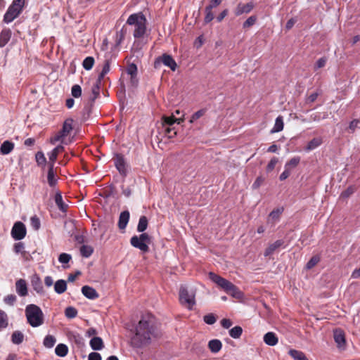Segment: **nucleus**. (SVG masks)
<instances>
[{
  "label": "nucleus",
  "instance_id": "f257e3e1",
  "mask_svg": "<svg viewBox=\"0 0 360 360\" xmlns=\"http://www.w3.org/2000/svg\"><path fill=\"white\" fill-rule=\"evenodd\" d=\"M160 324L150 313L142 314L135 326V334L131 338L134 347L140 348L162 337Z\"/></svg>",
  "mask_w": 360,
  "mask_h": 360
},
{
  "label": "nucleus",
  "instance_id": "f03ea898",
  "mask_svg": "<svg viewBox=\"0 0 360 360\" xmlns=\"http://www.w3.org/2000/svg\"><path fill=\"white\" fill-rule=\"evenodd\" d=\"M127 24L134 26L133 36L135 39L144 37L147 30V19L141 12L131 14L127 18Z\"/></svg>",
  "mask_w": 360,
  "mask_h": 360
},
{
  "label": "nucleus",
  "instance_id": "7ed1b4c3",
  "mask_svg": "<svg viewBox=\"0 0 360 360\" xmlns=\"http://www.w3.org/2000/svg\"><path fill=\"white\" fill-rule=\"evenodd\" d=\"M209 278L231 296L234 297H238L240 296V291L238 288L219 275L213 272H210Z\"/></svg>",
  "mask_w": 360,
  "mask_h": 360
},
{
  "label": "nucleus",
  "instance_id": "20e7f679",
  "mask_svg": "<svg viewBox=\"0 0 360 360\" xmlns=\"http://www.w3.org/2000/svg\"><path fill=\"white\" fill-rule=\"evenodd\" d=\"M27 323L32 327H38L44 323V314L39 307L31 304L25 308Z\"/></svg>",
  "mask_w": 360,
  "mask_h": 360
},
{
  "label": "nucleus",
  "instance_id": "39448f33",
  "mask_svg": "<svg viewBox=\"0 0 360 360\" xmlns=\"http://www.w3.org/2000/svg\"><path fill=\"white\" fill-rule=\"evenodd\" d=\"M25 4V0H13L4 15V22L10 23L22 13Z\"/></svg>",
  "mask_w": 360,
  "mask_h": 360
},
{
  "label": "nucleus",
  "instance_id": "423d86ee",
  "mask_svg": "<svg viewBox=\"0 0 360 360\" xmlns=\"http://www.w3.org/2000/svg\"><path fill=\"white\" fill-rule=\"evenodd\" d=\"M150 243V237L146 233H143L140 236H133L130 239L131 245L139 249L143 252L149 251L148 244Z\"/></svg>",
  "mask_w": 360,
  "mask_h": 360
},
{
  "label": "nucleus",
  "instance_id": "0eeeda50",
  "mask_svg": "<svg viewBox=\"0 0 360 360\" xmlns=\"http://www.w3.org/2000/svg\"><path fill=\"white\" fill-rule=\"evenodd\" d=\"M179 301L181 304L191 309L195 304V295L189 293L187 288L181 285L179 289Z\"/></svg>",
  "mask_w": 360,
  "mask_h": 360
},
{
  "label": "nucleus",
  "instance_id": "6e6552de",
  "mask_svg": "<svg viewBox=\"0 0 360 360\" xmlns=\"http://www.w3.org/2000/svg\"><path fill=\"white\" fill-rule=\"evenodd\" d=\"M162 63L169 68L172 71H175L177 68V65L174 59L172 56L167 53H164L155 59L154 62V68L155 69L160 68Z\"/></svg>",
  "mask_w": 360,
  "mask_h": 360
},
{
  "label": "nucleus",
  "instance_id": "1a4fd4ad",
  "mask_svg": "<svg viewBox=\"0 0 360 360\" xmlns=\"http://www.w3.org/2000/svg\"><path fill=\"white\" fill-rule=\"evenodd\" d=\"M333 338L340 351H345L347 348V342L345 332L340 328L333 330Z\"/></svg>",
  "mask_w": 360,
  "mask_h": 360
},
{
  "label": "nucleus",
  "instance_id": "9d476101",
  "mask_svg": "<svg viewBox=\"0 0 360 360\" xmlns=\"http://www.w3.org/2000/svg\"><path fill=\"white\" fill-rule=\"evenodd\" d=\"M26 233V228L23 223L17 221L14 224L11 230V236L15 240H22L25 237Z\"/></svg>",
  "mask_w": 360,
  "mask_h": 360
},
{
  "label": "nucleus",
  "instance_id": "9b49d317",
  "mask_svg": "<svg viewBox=\"0 0 360 360\" xmlns=\"http://www.w3.org/2000/svg\"><path fill=\"white\" fill-rule=\"evenodd\" d=\"M254 7L253 2H248L247 4L239 3L234 10V13L236 16L241 15L243 13H249Z\"/></svg>",
  "mask_w": 360,
  "mask_h": 360
},
{
  "label": "nucleus",
  "instance_id": "f8f14e48",
  "mask_svg": "<svg viewBox=\"0 0 360 360\" xmlns=\"http://www.w3.org/2000/svg\"><path fill=\"white\" fill-rule=\"evenodd\" d=\"M126 72L127 73V75H130L131 84L134 86H137L138 79L136 78V76H137L136 65L134 63L129 64L126 68Z\"/></svg>",
  "mask_w": 360,
  "mask_h": 360
},
{
  "label": "nucleus",
  "instance_id": "ddd939ff",
  "mask_svg": "<svg viewBox=\"0 0 360 360\" xmlns=\"http://www.w3.org/2000/svg\"><path fill=\"white\" fill-rule=\"evenodd\" d=\"M31 285L34 290H35L38 294L44 295L45 293L41 280L38 275L35 274L32 276L31 279Z\"/></svg>",
  "mask_w": 360,
  "mask_h": 360
},
{
  "label": "nucleus",
  "instance_id": "4468645a",
  "mask_svg": "<svg viewBox=\"0 0 360 360\" xmlns=\"http://www.w3.org/2000/svg\"><path fill=\"white\" fill-rule=\"evenodd\" d=\"M283 207H278L273 210L268 216L267 221L268 223H271L274 224L277 221H279L281 215L283 212Z\"/></svg>",
  "mask_w": 360,
  "mask_h": 360
},
{
  "label": "nucleus",
  "instance_id": "2eb2a0df",
  "mask_svg": "<svg viewBox=\"0 0 360 360\" xmlns=\"http://www.w3.org/2000/svg\"><path fill=\"white\" fill-rule=\"evenodd\" d=\"M12 32L9 28H4L0 33V48L4 47L10 41Z\"/></svg>",
  "mask_w": 360,
  "mask_h": 360
},
{
  "label": "nucleus",
  "instance_id": "dca6fc26",
  "mask_svg": "<svg viewBox=\"0 0 360 360\" xmlns=\"http://www.w3.org/2000/svg\"><path fill=\"white\" fill-rule=\"evenodd\" d=\"M82 294L90 300H95L99 297L98 293L96 290L89 285H84L82 288Z\"/></svg>",
  "mask_w": 360,
  "mask_h": 360
},
{
  "label": "nucleus",
  "instance_id": "f3484780",
  "mask_svg": "<svg viewBox=\"0 0 360 360\" xmlns=\"http://www.w3.org/2000/svg\"><path fill=\"white\" fill-rule=\"evenodd\" d=\"M284 244L283 240H277L274 243L270 244L264 251V256L268 257L271 255L278 248L283 246Z\"/></svg>",
  "mask_w": 360,
  "mask_h": 360
},
{
  "label": "nucleus",
  "instance_id": "a211bd4d",
  "mask_svg": "<svg viewBox=\"0 0 360 360\" xmlns=\"http://www.w3.org/2000/svg\"><path fill=\"white\" fill-rule=\"evenodd\" d=\"M15 288L17 293L21 296L25 297L27 295V287L26 281L23 279H19L15 283Z\"/></svg>",
  "mask_w": 360,
  "mask_h": 360
},
{
  "label": "nucleus",
  "instance_id": "6ab92c4d",
  "mask_svg": "<svg viewBox=\"0 0 360 360\" xmlns=\"http://www.w3.org/2000/svg\"><path fill=\"white\" fill-rule=\"evenodd\" d=\"M264 342L269 346H275L278 342V338L275 333L268 332L263 338Z\"/></svg>",
  "mask_w": 360,
  "mask_h": 360
},
{
  "label": "nucleus",
  "instance_id": "aec40b11",
  "mask_svg": "<svg viewBox=\"0 0 360 360\" xmlns=\"http://www.w3.org/2000/svg\"><path fill=\"white\" fill-rule=\"evenodd\" d=\"M101 80L97 79L95 83L93 84L91 87V96H90L89 100L94 103L96 99H97L100 96V89L101 85Z\"/></svg>",
  "mask_w": 360,
  "mask_h": 360
},
{
  "label": "nucleus",
  "instance_id": "412c9836",
  "mask_svg": "<svg viewBox=\"0 0 360 360\" xmlns=\"http://www.w3.org/2000/svg\"><path fill=\"white\" fill-rule=\"evenodd\" d=\"M129 220V212L127 210L123 211L121 212L119 221H118V227L121 230L125 229L128 222Z\"/></svg>",
  "mask_w": 360,
  "mask_h": 360
},
{
  "label": "nucleus",
  "instance_id": "4be33fe9",
  "mask_svg": "<svg viewBox=\"0 0 360 360\" xmlns=\"http://www.w3.org/2000/svg\"><path fill=\"white\" fill-rule=\"evenodd\" d=\"M89 345L93 350H101L104 348V342L101 338L94 337L89 342Z\"/></svg>",
  "mask_w": 360,
  "mask_h": 360
},
{
  "label": "nucleus",
  "instance_id": "5701e85b",
  "mask_svg": "<svg viewBox=\"0 0 360 360\" xmlns=\"http://www.w3.org/2000/svg\"><path fill=\"white\" fill-rule=\"evenodd\" d=\"M53 167H54V165L53 163H49V167L48 174H47V181H48L49 185L51 187H54L56 185L57 181H58V179L55 176Z\"/></svg>",
  "mask_w": 360,
  "mask_h": 360
},
{
  "label": "nucleus",
  "instance_id": "b1692460",
  "mask_svg": "<svg viewBox=\"0 0 360 360\" xmlns=\"http://www.w3.org/2000/svg\"><path fill=\"white\" fill-rule=\"evenodd\" d=\"M115 165L119 172L121 174L125 175L126 174V165L124 158L122 155H117L116 157L115 161Z\"/></svg>",
  "mask_w": 360,
  "mask_h": 360
},
{
  "label": "nucleus",
  "instance_id": "393cba45",
  "mask_svg": "<svg viewBox=\"0 0 360 360\" xmlns=\"http://www.w3.org/2000/svg\"><path fill=\"white\" fill-rule=\"evenodd\" d=\"M55 202L62 212L65 213L68 211V205L63 202L62 195L60 192L56 193Z\"/></svg>",
  "mask_w": 360,
  "mask_h": 360
},
{
  "label": "nucleus",
  "instance_id": "a878e982",
  "mask_svg": "<svg viewBox=\"0 0 360 360\" xmlns=\"http://www.w3.org/2000/svg\"><path fill=\"white\" fill-rule=\"evenodd\" d=\"M208 347L212 353H217L221 349L222 343L219 340L214 339L208 342Z\"/></svg>",
  "mask_w": 360,
  "mask_h": 360
},
{
  "label": "nucleus",
  "instance_id": "bb28decb",
  "mask_svg": "<svg viewBox=\"0 0 360 360\" xmlns=\"http://www.w3.org/2000/svg\"><path fill=\"white\" fill-rule=\"evenodd\" d=\"M14 148V143L10 141H5L0 147V153L2 155L9 154Z\"/></svg>",
  "mask_w": 360,
  "mask_h": 360
},
{
  "label": "nucleus",
  "instance_id": "cd10ccee",
  "mask_svg": "<svg viewBox=\"0 0 360 360\" xmlns=\"http://www.w3.org/2000/svg\"><path fill=\"white\" fill-rule=\"evenodd\" d=\"M288 354L294 360H309L305 354L302 351L291 349L289 350Z\"/></svg>",
  "mask_w": 360,
  "mask_h": 360
},
{
  "label": "nucleus",
  "instance_id": "c85d7f7f",
  "mask_svg": "<svg viewBox=\"0 0 360 360\" xmlns=\"http://www.w3.org/2000/svg\"><path fill=\"white\" fill-rule=\"evenodd\" d=\"M67 290V283L65 280H58L54 284V290L58 294H62Z\"/></svg>",
  "mask_w": 360,
  "mask_h": 360
},
{
  "label": "nucleus",
  "instance_id": "c756f323",
  "mask_svg": "<svg viewBox=\"0 0 360 360\" xmlns=\"http://www.w3.org/2000/svg\"><path fill=\"white\" fill-rule=\"evenodd\" d=\"M284 123L283 118L281 115L276 117L274 127L271 130V134L281 131L283 129Z\"/></svg>",
  "mask_w": 360,
  "mask_h": 360
},
{
  "label": "nucleus",
  "instance_id": "7c9ffc66",
  "mask_svg": "<svg viewBox=\"0 0 360 360\" xmlns=\"http://www.w3.org/2000/svg\"><path fill=\"white\" fill-rule=\"evenodd\" d=\"M323 143L322 139L321 137L314 138L311 139L308 144L307 145L305 150L307 151L312 150L319 146H321Z\"/></svg>",
  "mask_w": 360,
  "mask_h": 360
},
{
  "label": "nucleus",
  "instance_id": "2f4dec72",
  "mask_svg": "<svg viewBox=\"0 0 360 360\" xmlns=\"http://www.w3.org/2000/svg\"><path fill=\"white\" fill-rule=\"evenodd\" d=\"M72 119L67 120L65 121L62 130L60 131V134H62V136H66L72 129Z\"/></svg>",
  "mask_w": 360,
  "mask_h": 360
},
{
  "label": "nucleus",
  "instance_id": "473e14b6",
  "mask_svg": "<svg viewBox=\"0 0 360 360\" xmlns=\"http://www.w3.org/2000/svg\"><path fill=\"white\" fill-rule=\"evenodd\" d=\"M55 353L57 356L63 357L68 354V347L65 344H58L55 349Z\"/></svg>",
  "mask_w": 360,
  "mask_h": 360
},
{
  "label": "nucleus",
  "instance_id": "72a5a7b5",
  "mask_svg": "<svg viewBox=\"0 0 360 360\" xmlns=\"http://www.w3.org/2000/svg\"><path fill=\"white\" fill-rule=\"evenodd\" d=\"M64 150V147L63 146H58L56 147L51 153L49 155L50 163H53L54 165L55 161L57 160V157L59 153H62Z\"/></svg>",
  "mask_w": 360,
  "mask_h": 360
},
{
  "label": "nucleus",
  "instance_id": "f704fd0d",
  "mask_svg": "<svg viewBox=\"0 0 360 360\" xmlns=\"http://www.w3.org/2000/svg\"><path fill=\"white\" fill-rule=\"evenodd\" d=\"M300 162V157L296 156L291 158L290 160H288L285 165V168L286 169H288L291 172V170L294 168H295Z\"/></svg>",
  "mask_w": 360,
  "mask_h": 360
},
{
  "label": "nucleus",
  "instance_id": "c9c22d12",
  "mask_svg": "<svg viewBox=\"0 0 360 360\" xmlns=\"http://www.w3.org/2000/svg\"><path fill=\"white\" fill-rule=\"evenodd\" d=\"M24 335L19 330H15L11 335V340L13 344L19 345L23 342Z\"/></svg>",
  "mask_w": 360,
  "mask_h": 360
},
{
  "label": "nucleus",
  "instance_id": "e433bc0d",
  "mask_svg": "<svg viewBox=\"0 0 360 360\" xmlns=\"http://www.w3.org/2000/svg\"><path fill=\"white\" fill-rule=\"evenodd\" d=\"M110 62L109 60H105L104 61L103 68L101 72H100L98 79L99 80H103L105 76L110 72Z\"/></svg>",
  "mask_w": 360,
  "mask_h": 360
},
{
  "label": "nucleus",
  "instance_id": "4c0bfd02",
  "mask_svg": "<svg viewBox=\"0 0 360 360\" xmlns=\"http://www.w3.org/2000/svg\"><path fill=\"white\" fill-rule=\"evenodd\" d=\"M229 333L231 338L238 339L241 336L243 333V328L239 326H236L230 329Z\"/></svg>",
  "mask_w": 360,
  "mask_h": 360
},
{
  "label": "nucleus",
  "instance_id": "58836bf2",
  "mask_svg": "<svg viewBox=\"0 0 360 360\" xmlns=\"http://www.w3.org/2000/svg\"><path fill=\"white\" fill-rule=\"evenodd\" d=\"M8 325V318L6 313L0 309V330L6 328Z\"/></svg>",
  "mask_w": 360,
  "mask_h": 360
},
{
  "label": "nucleus",
  "instance_id": "ea45409f",
  "mask_svg": "<svg viewBox=\"0 0 360 360\" xmlns=\"http://www.w3.org/2000/svg\"><path fill=\"white\" fill-rule=\"evenodd\" d=\"M148 227V219L146 216H141L139 219L137 226V231L139 232H143Z\"/></svg>",
  "mask_w": 360,
  "mask_h": 360
},
{
  "label": "nucleus",
  "instance_id": "a19ab883",
  "mask_svg": "<svg viewBox=\"0 0 360 360\" xmlns=\"http://www.w3.org/2000/svg\"><path fill=\"white\" fill-rule=\"evenodd\" d=\"M162 127H165L166 126L171 127L172 126L176 121L177 118H176L174 115L172 116H163L162 117Z\"/></svg>",
  "mask_w": 360,
  "mask_h": 360
},
{
  "label": "nucleus",
  "instance_id": "79ce46f5",
  "mask_svg": "<svg viewBox=\"0 0 360 360\" xmlns=\"http://www.w3.org/2000/svg\"><path fill=\"white\" fill-rule=\"evenodd\" d=\"M56 342V340L54 336L48 335L44 338L43 344L46 348H52L54 346Z\"/></svg>",
  "mask_w": 360,
  "mask_h": 360
},
{
  "label": "nucleus",
  "instance_id": "37998d69",
  "mask_svg": "<svg viewBox=\"0 0 360 360\" xmlns=\"http://www.w3.org/2000/svg\"><path fill=\"white\" fill-rule=\"evenodd\" d=\"M206 112H207L206 108H202V109L198 110L197 112H195V113H193L192 115V116L191 117V118L189 120V122L191 124L193 123L195 121H196L197 120L200 119L203 115H205Z\"/></svg>",
  "mask_w": 360,
  "mask_h": 360
},
{
  "label": "nucleus",
  "instance_id": "c03bdc74",
  "mask_svg": "<svg viewBox=\"0 0 360 360\" xmlns=\"http://www.w3.org/2000/svg\"><path fill=\"white\" fill-rule=\"evenodd\" d=\"M94 58L91 56H88L84 58L82 62L83 68L86 70H90L94 65Z\"/></svg>",
  "mask_w": 360,
  "mask_h": 360
},
{
  "label": "nucleus",
  "instance_id": "a18cd8bd",
  "mask_svg": "<svg viewBox=\"0 0 360 360\" xmlns=\"http://www.w3.org/2000/svg\"><path fill=\"white\" fill-rule=\"evenodd\" d=\"M321 260L319 255H316L313 256L306 264L307 269H311L314 268Z\"/></svg>",
  "mask_w": 360,
  "mask_h": 360
},
{
  "label": "nucleus",
  "instance_id": "49530a36",
  "mask_svg": "<svg viewBox=\"0 0 360 360\" xmlns=\"http://www.w3.org/2000/svg\"><path fill=\"white\" fill-rule=\"evenodd\" d=\"M65 315L68 319H73L77 315V310L73 307H68L65 310Z\"/></svg>",
  "mask_w": 360,
  "mask_h": 360
},
{
  "label": "nucleus",
  "instance_id": "de8ad7c7",
  "mask_svg": "<svg viewBox=\"0 0 360 360\" xmlns=\"http://www.w3.org/2000/svg\"><path fill=\"white\" fill-rule=\"evenodd\" d=\"M205 16L204 18L205 23L207 24L210 22L214 19V14L212 13V9L206 6L205 8Z\"/></svg>",
  "mask_w": 360,
  "mask_h": 360
},
{
  "label": "nucleus",
  "instance_id": "09e8293b",
  "mask_svg": "<svg viewBox=\"0 0 360 360\" xmlns=\"http://www.w3.org/2000/svg\"><path fill=\"white\" fill-rule=\"evenodd\" d=\"M356 191V187L354 186H349L346 190L343 191L340 194V198H347L352 195Z\"/></svg>",
  "mask_w": 360,
  "mask_h": 360
},
{
  "label": "nucleus",
  "instance_id": "8fccbe9b",
  "mask_svg": "<svg viewBox=\"0 0 360 360\" xmlns=\"http://www.w3.org/2000/svg\"><path fill=\"white\" fill-rule=\"evenodd\" d=\"M80 252L83 257H89L93 253V249L90 246L82 245L80 248Z\"/></svg>",
  "mask_w": 360,
  "mask_h": 360
},
{
  "label": "nucleus",
  "instance_id": "3c124183",
  "mask_svg": "<svg viewBox=\"0 0 360 360\" xmlns=\"http://www.w3.org/2000/svg\"><path fill=\"white\" fill-rule=\"evenodd\" d=\"M71 94L74 98H79L82 96V88L79 84L72 86Z\"/></svg>",
  "mask_w": 360,
  "mask_h": 360
},
{
  "label": "nucleus",
  "instance_id": "603ef678",
  "mask_svg": "<svg viewBox=\"0 0 360 360\" xmlns=\"http://www.w3.org/2000/svg\"><path fill=\"white\" fill-rule=\"evenodd\" d=\"M30 224L34 230L37 231L39 229L41 223L37 215H34L30 218Z\"/></svg>",
  "mask_w": 360,
  "mask_h": 360
},
{
  "label": "nucleus",
  "instance_id": "864d4df0",
  "mask_svg": "<svg viewBox=\"0 0 360 360\" xmlns=\"http://www.w3.org/2000/svg\"><path fill=\"white\" fill-rule=\"evenodd\" d=\"M256 15L250 16L243 24V28H248L254 25L257 21Z\"/></svg>",
  "mask_w": 360,
  "mask_h": 360
},
{
  "label": "nucleus",
  "instance_id": "5fc2aeb1",
  "mask_svg": "<svg viewBox=\"0 0 360 360\" xmlns=\"http://www.w3.org/2000/svg\"><path fill=\"white\" fill-rule=\"evenodd\" d=\"M162 128L164 129L165 135L168 139L174 138L176 135V131H174V128H172L171 127L169 126H166Z\"/></svg>",
  "mask_w": 360,
  "mask_h": 360
},
{
  "label": "nucleus",
  "instance_id": "6e6d98bb",
  "mask_svg": "<svg viewBox=\"0 0 360 360\" xmlns=\"http://www.w3.org/2000/svg\"><path fill=\"white\" fill-rule=\"evenodd\" d=\"M35 158L39 165H44L46 162V159L44 156V154L41 151H39L36 153Z\"/></svg>",
  "mask_w": 360,
  "mask_h": 360
},
{
  "label": "nucleus",
  "instance_id": "4d7b16f0",
  "mask_svg": "<svg viewBox=\"0 0 360 360\" xmlns=\"http://www.w3.org/2000/svg\"><path fill=\"white\" fill-rule=\"evenodd\" d=\"M278 159L277 158L274 157L273 158H271L266 166V172H271V171H273L276 167V165L278 163Z\"/></svg>",
  "mask_w": 360,
  "mask_h": 360
},
{
  "label": "nucleus",
  "instance_id": "13d9d810",
  "mask_svg": "<svg viewBox=\"0 0 360 360\" xmlns=\"http://www.w3.org/2000/svg\"><path fill=\"white\" fill-rule=\"evenodd\" d=\"M71 259V255L68 253H61L58 257V261L62 264L68 263Z\"/></svg>",
  "mask_w": 360,
  "mask_h": 360
},
{
  "label": "nucleus",
  "instance_id": "bf43d9fd",
  "mask_svg": "<svg viewBox=\"0 0 360 360\" xmlns=\"http://www.w3.org/2000/svg\"><path fill=\"white\" fill-rule=\"evenodd\" d=\"M203 319H204V321L207 324H209V325L214 324L217 321L216 317L214 316V315L213 314H208L204 316Z\"/></svg>",
  "mask_w": 360,
  "mask_h": 360
},
{
  "label": "nucleus",
  "instance_id": "052dcab7",
  "mask_svg": "<svg viewBox=\"0 0 360 360\" xmlns=\"http://www.w3.org/2000/svg\"><path fill=\"white\" fill-rule=\"evenodd\" d=\"M4 300L6 304L13 306L16 301V296L13 294L8 295L4 297Z\"/></svg>",
  "mask_w": 360,
  "mask_h": 360
},
{
  "label": "nucleus",
  "instance_id": "680f3d73",
  "mask_svg": "<svg viewBox=\"0 0 360 360\" xmlns=\"http://www.w3.org/2000/svg\"><path fill=\"white\" fill-rule=\"evenodd\" d=\"M327 60L328 59L325 56L319 58L314 65V70H316L317 69L323 68L326 65Z\"/></svg>",
  "mask_w": 360,
  "mask_h": 360
},
{
  "label": "nucleus",
  "instance_id": "e2e57ef3",
  "mask_svg": "<svg viewBox=\"0 0 360 360\" xmlns=\"http://www.w3.org/2000/svg\"><path fill=\"white\" fill-rule=\"evenodd\" d=\"M319 94L318 92H314L309 95L306 99L307 103H314L318 98Z\"/></svg>",
  "mask_w": 360,
  "mask_h": 360
},
{
  "label": "nucleus",
  "instance_id": "0e129e2a",
  "mask_svg": "<svg viewBox=\"0 0 360 360\" xmlns=\"http://www.w3.org/2000/svg\"><path fill=\"white\" fill-rule=\"evenodd\" d=\"M264 179L262 176H258L252 184V188L257 189L263 184Z\"/></svg>",
  "mask_w": 360,
  "mask_h": 360
},
{
  "label": "nucleus",
  "instance_id": "69168bd1",
  "mask_svg": "<svg viewBox=\"0 0 360 360\" xmlns=\"http://www.w3.org/2000/svg\"><path fill=\"white\" fill-rule=\"evenodd\" d=\"M25 249L24 244L21 242L17 243L14 245V251L16 253L23 252Z\"/></svg>",
  "mask_w": 360,
  "mask_h": 360
},
{
  "label": "nucleus",
  "instance_id": "338daca9",
  "mask_svg": "<svg viewBox=\"0 0 360 360\" xmlns=\"http://www.w3.org/2000/svg\"><path fill=\"white\" fill-rule=\"evenodd\" d=\"M233 324V322L229 319H223L221 321V325L224 328H229Z\"/></svg>",
  "mask_w": 360,
  "mask_h": 360
},
{
  "label": "nucleus",
  "instance_id": "774afa93",
  "mask_svg": "<svg viewBox=\"0 0 360 360\" xmlns=\"http://www.w3.org/2000/svg\"><path fill=\"white\" fill-rule=\"evenodd\" d=\"M89 360H102L101 354L98 352H91L89 354Z\"/></svg>",
  "mask_w": 360,
  "mask_h": 360
}]
</instances>
